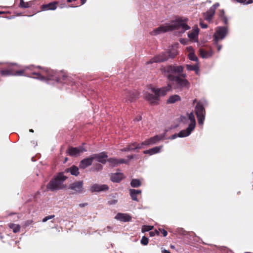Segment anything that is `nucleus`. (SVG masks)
Wrapping results in <instances>:
<instances>
[{"instance_id":"1","label":"nucleus","mask_w":253,"mask_h":253,"mask_svg":"<svg viewBox=\"0 0 253 253\" xmlns=\"http://www.w3.org/2000/svg\"><path fill=\"white\" fill-rule=\"evenodd\" d=\"M187 18H178L169 24H166L154 29L151 32L152 35H157L162 33L177 30L180 33H183L186 30L190 29V27L188 25Z\"/></svg>"},{"instance_id":"2","label":"nucleus","mask_w":253,"mask_h":253,"mask_svg":"<svg viewBox=\"0 0 253 253\" xmlns=\"http://www.w3.org/2000/svg\"><path fill=\"white\" fill-rule=\"evenodd\" d=\"M37 68L41 69V70L39 72H34L32 73L33 75L36 76V77H33L34 78L49 83L50 81L60 82L57 73L54 71L45 68H42L40 66Z\"/></svg>"},{"instance_id":"3","label":"nucleus","mask_w":253,"mask_h":253,"mask_svg":"<svg viewBox=\"0 0 253 253\" xmlns=\"http://www.w3.org/2000/svg\"><path fill=\"white\" fill-rule=\"evenodd\" d=\"M171 87L169 84L160 89L152 88L145 94L146 99L151 103H156L159 97L165 95L168 92L171 90Z\"/></svg>"},{"instance_id":"4","label":"nucleus","mask_w":253,"mask_h":253,"mask_svg":"<svg viewBox=\"0 0 253 253\" xmlns=\"http://www.w3.org/2000/svg\"><path fill=\"white\" fill-rule=\"evenodd\" d=\"M187 119L189 122V125L188 127L184 130H181L178 133L174 134L171 135L169 139H174L177 137H185L189 136L194 129L196 126V120L193 113L191 112L190 113L187 115Z\"/></svg>"},{"instance_id":"5","label":"nucleus","mask_w":253,"mask_h":253,"mask_svg":"<svg viewBox=\"0 0 253 253\" xmlns=\"http://www.w3.org/2000/svg\"><path fill=\"white\" fill-rule=\"evenodd\" d=\"M178 43H175L169 49V51L155 56L153 59L148 61L146 64H152L155 62H161L167 60L169 58H173L177 54V49Z\"/></svg>"},{"instance_id":"6","label":"nucleus","mask_w":253,"mask_h":253,"mask_svg":"<svg viewBox=\"0 0 253 253\" xmlns=\"http://www.w3.org/2000/svg\"><path fill=\"white\" fill-rule=\"evenodd\" d=\"M67 179L63 173H59L47 185V188L50 191H55L64 188L66 186L64 182Z\"/></svg>"},{"instance_id":"7","label":"nucleus","mask_w":253,"mask_h":253,"mask_svg":"<svg viewBox=\"0 0 253 253\" xmlns=\"http://www.w3.org/2000/svg\"><path fill=\"white\" fill-rule=\"evenodd\" d=\"M195 113L198 119V124L202 126L205 119L206 112L203 105L201 102L197 103L195 107Z\"/></svg>"},{"instance_id":"8","label":"nucleus","mask_w":253,"mask_h":253,"mask_svg":"<svg viewBox=\"0 0 253 253\" xmlns=\"http://www.w3.org/2000/svg\"><path fill=\"white\" fill-rule=\"evenodd\" d=\"M228 30L225 27H219L217 28L216 32L213 35V41L214 43H217L220 40H222L227 34Z\"/></svg>"},{"instance_id":"9","label":"nucleus","mask_w":253,"mask_h":253,"mask_svg":"<svg viewBox=\"0 0 253 253\" xmlns=\"http://www.w3.org/2000/svg\"><path fill=\"white\" fill-rule=\"evenodd\" d=\"M28 69L31 70V67H26L23 70H19L16 72H15L11 69L2 70L0 72V74L2 76H23L24 73Z\"/></svg>"},{"instance_id":"10","label":"nucleus","mask_w":253,"mask_h":253,"mask_svg":"<svg viewBox=\"0 0 253 253\" xmlns=\"http://www.w3.org/2000/svg\"><path fill=\"white\" fill-rule=\"evenodd\" d=\"M168 78L170 81H175L181 87H188L189 86V83L186 79L174 77L173 75H168Z\"/></svg>"},{"instance_id":"11","label":"nucleus","mask_w":253,"mask_h":253,"mask_svg":"<svg viewBox=\"0 0 253 253\" xmlns=\"http://www.w3.org/2000/svg\"><path fill=\"white\" fill-rule=\"evenodd\" d=\"M183 70V68L181 66H169L165 69V71L169 74L168 75L180 73Z\"/></svg>"},{"instance_id":"12","label":"nucleus","mask_w":253,"mask_h":253,"mask_svg":"<svg viewBox=\"0 0 253 253\" xmlns=\"http://www.w3.org/2000/svg\"><path fill=\"white\" fill-rule=\"evenodd\" d=\"M86 151V149L83 146L79 147H71L68 150V154L72 156H78L84 152Z\"/></svg>"},{"instance_id":"13","label":"nucleus","mask_w":253,"mask_h":253,"mask_svg":"<svg viewBox=\"0 0 253 253\" xmlns=\"http://www.w3.org/2000/svg\"><path fill=\"white\" fill-rule=\"evenodd\" d=\"M70 189L73 190L74 193H81L83 190V182L82 181H76L70 186Z\"/></svg>"},{"instance_id":"14","label":"nucleus","mask_w":253,"mask_h":253,"mask_svg":"<svg viewBox=\"0 0 253 253\" xmlns=\"http://www.w3.org/2000/svg\"><path fill=\"white\" fill-rule=\"evenodd\" d=\"M109 189L108 186L106 184H94L90 187V190L91 192H101L106 191Z\"/></svg>"},{"instance_id":"15","label":"nucleus","mask_w":253,"mask_h":253,"mask_svg":"<svg viewBox=\"0 0 253 253\" xmlns=\"http://www.w3.org/2000/svg\"><path fill=\"white\" fill-rule=\"evenodd\" d=\"M165 137V134L157 135L145 140L146 145L149 146L157 143Z\"/></svg>"},{"instance_id":"16","label":"nucleus","mask_w":253,"mask_h":253,"mask_svg":"<svg viewBox=\"0 0 253 253\" xmlns=\"http://www.w3.org/2000/svg\"><path fill=\"white\" fill-rule=\"evenodd\" d=\"M93 160H96L98 162L102 164H105L108 157L105 152H101L99 154H95L92 155Z\"/></svg>"},{"instance_id":"17","label":"nucleus","mask_w":253,"mask_h":253,"mask_svg":"<svg viewBox=\"0 0 253 253\" xmlns=\"http://www.w3.org/2000/svg\"><path fill=\"white\" fill-rule=\"evenodd\" d=\"M198 34L199 28L197 26H194L192 31L188 34V37L191 41L197 42H198Z\"/></svg>"},{"instance_id":"18","label":"nucleus","mask_w":253,"mask_h":253,"mask_svg":"<svg viewBox=\"0 0 253 253\" xmlns=\"http://www.w3.org/2000/svg\"><path fill=\"white\" fill-rule=\"evenodd\" d=\"M93 160L92 156L90 157L83 159L80 163V168L83 169H85L92 164Z\"/></svg>"},{"instance_id":"19","label":"nucleus","mask_w":253,"mask_h":253,"mask_svg":"<svg viewBox=\"0 0 253 253\" xmlns=\"http://www.w3.org/2000/svg\"><path fill=\"white\" fill-rule=\"evenodd\" d=\"M115 218L121 221L127 222L129 221L131 217L128 214L119 213L116 215Z\"/></svg>"},{"instance_id":"20","label":"nucleus","mask_w":253,"mask_h":253,"mask_svg":"<svg viewBox=\"0 0 253 253\" xmlns=\"http://www.w3.org/2000/svg\"><path fill=\"white\" fill-rule=\"evenodd\" d=\"M163 146L162 145L157 147H153L147 150L143 151V153L145 154H149L150 155H154L160 153L161 151Z\"/></svg>"},{"instance_id":"21","label":"nucleus","mask_w":253,"mask_h":253,"mask_svg":"<svg viewBox=\"0 0 253 253\" xmlns=\"http://www.w3.org/2000/svg\"><path fill=\"white\" fill-rule=\"evenodd\" d=\"M123 178V174L121 172H116L111 175V180L115 182H120Z\"/></svg>"},{"instance_id":"22","label":"nucleus","mask_w":253,"mask_h":253,"mask_svg":"<svg viewBox=\"0 0 253 253\" xmlns=\"http://www.w3.org/2000/svg\"><path fill=\"white\" fill-rule=\"evenodd\" d=\"M214 13L215 11L210 8L208 11L204 14L205 19L208 21H211Z\"/></svg>"},{"instance_id":"23","label":"nucleus","mask_w":253,"mask_h":253,"mask_svg":"<svg viewBox=\"0 0 253 253\" xmlns=\"http://www.w3.org/2000/svg\"><path fill=\"white\" fill-rule=\"evenodd\" d=\"M129 192L132 199L134 201H138L137 195L141 194V191L140 190L130 189Z\"/></svg>"},{"instance_id":"24","label":"nucleus","mask_w":253,"mask_h":253,"mask_svg":"<svg viewBox=\"0 0 253 253\" xmlns=\"http://www.w3.org/2000/svg\"><path fill=\"white\" fill-rule=\"evenodd\" d=\"M199 53L201 56L203 58H208L212 56L213 52L211 50L206 51L203 49L199 50Z\"/></svg>"},{"instance_id":"25","label":"nucleus","mask_w":253,"mask_h":253,"mask_svg":"<svg viewBox=\"0 0 253 253\" xmlns=\"http://www.w3.org/2000/svg\"><path fill=\"white\" fill-rule=\"evenodd\" d=\"M126 100L129 101H132L137 97V93L135 91H129L126 95Z\"/></svg>"},{"instance_id":"26","label":"nucleus","mask_w":253,"mask_h":253,"mask_svg":"<svg viewBox=\"0 0 253 253\" xmlns=\"http://www.w3.org/2000/svg\"><path fill=\"white\" fill-rule=\"evenodd\" d=\"M42 8L44 10H55L56 9V3L51 2L47 4L43 5Z\"/></svg>"},{"instance_id":"27","label":"nucleus","mask_w":253,"mask_h":253,"mask_svg":"<svg viewBox=\"0 0 253 253\" xmlns=\"http://www.w3.org/2000/svg\"><path fill=\"white\" fill-rule=\"evenodd\" d=\"M180 99V97L178 95H173L169 97L167 102L169 103H173L176 101H179Z\"/></svg>"},{"instance_id":"28","label":"nucleus","mask_w":253,"mask_h":253,"mask_svg":"<svg viewBox=\"0 0 253 253\" xmlns=\"http://www.w3.org/2000/svg\"><path fill=\"white\" fill-rule=\"evenodd\" d=\"M67 171H70L72 175H78L79 173L78 168L76 166H72L67 169Z\"/></svg>"},{"instance_id":"29","label":"nucleus","mask_w":253,"mask_h":253,"mask_svg":"<svg viewBox=\"0 0 253 253\" xmlns=\"http://www.w3.org/2000/svg\"><path fill=\"white\" fill-rule=\"evenodd\" d=\"M186 68L188 70H192L194 71L197 74H198L199 72V66L197 64H196L194 65H187Z\"/></svg>"},{"instance_id":"30","label":"nucleus","mask_w":253,"mask_h":253,"mask_svg":"<svg viewBox=\"0 0 253 253\" xmlns=\"http://www.w3.org/2000/svg\"><path fill=\"white\" fill-rule=\"evenodd\" d=\"M130 184L132 187H138L141 185V182L139 179H133L131 180Z\"/></svg>"},{"instance_id":"31","label":"nucleus","mask_w":253,"mask_h":253,"mask_svg":"<svg viewBox=\"0 0 253 253\" xmlns=\"http://www.w3.org/2000/svg\"><path fill=\"white\" fill-rule=\"evenodd\" d=\"M9 227L12 229L14 233L18 232L20 230V226L18 224H11L9 225Z\"/></svg>"},{"instance_id":"32","label":"nucleus","mask_w":253,"mask_h":253,"mask_svg":"<svg viewBox=\"0 0 253 253\" xmlns=\"http://www.w3.org/2000/svg\"><path fill=\"white\" fill-rule=\"evenodd\" d=\"M108 161L113 167H115L118 165L119 160L117 159L110 158L108 159Z\"/></svg>"},{"instance_id":"33","label":"nucleus","mask_w":253,"mask_h":253,"mask_svg":"<svg viewBox=\"0 0 253 253\" xmlns=\"http://www.w3.org/2000/svg\"><path fill=\"white\" fill-rule=\"evenodd\" d=\"M220 16L221 17V18L223 20L224 23L225 24H227V22H228V19H227V17L225 16V15L224 11L223 10H220Z\"/></svg>"},{"instance_id":"34","label":"nucleus","mask_w":253,"mask_h":253,"mask_svg":"<svg viewBox=\"0 0 253 253\" xmlns=\"http://www.w3.org/2000/svg\"><path fill=\"white\" fill-rule=\"evenodd\" d=\"M153 228V226L144 225L142 227L141 231L142 232H145L151 230Z\"/></svg>"},{"instance_id":"35","label":"nucleus","mask_w":253,"mask_h":253,"mask_svg":"<svg viewBox=\"0 0 253 253\" xmlns=\"http://www.w3.org/2000/svg\"><path fill=\"white\" fill-rule=\"evenodd\" d=\"M188 57H189V58L191 60L195 61H198V58L195 55L194 52H190V53H189V54H188Z\"/></svg>"},{"instance_id":"36","label":"nucleus","mask_w":253,"mask_h":253,"mask_svg":"<svg viewBox=\"0 0 253 253\" xmlns=\"http://www.w3.org/2000/svg\"><path fill=\"white\" fill-rule=\"evenodd\" d=\"M144 146H147L146 144L145 143V141H144V142L140 144H137L136 145H135V148L136 149V150L140 149L143 148Z\"/></svg>"},{"instance_id":"37","label":"nucleus","mask_w":253,"mask_h":253,"mask_svg":"<svg viewBox=\"0 0 253 253\" xmlns=\"http://www.w3.org/2000/svg\"><path fill=\"white\" fill-rule=\"evenodd\" d=\"M141 243L143 245H147L148 243V239L147 237L143 236L141 240Z\"/></svg>"},{"instance_id":"38","label":"nucleus","mask_w":253,"mask_h":253,"mask_svg":"<svg viewBox=\"0 0 253 253\" xmlns=\"http://www.w3.org/2000/svg\"><path fill=\"white\" fill-rule=\"evenodd\" d=\"M135 143H132L127 146L128 150H129V151H131L136 150V149L135 148Z\"/></svg>"},{"instance_id":"39","label":"nucleus","mask_w":253,"mask_h":253,"mask_svg":"<svg viewBox=\"0 0 253 253\" xmlns=\"http://www.w3.org/2000/svg\"><path fill=\"white\" fill-rule=\"evenodd\" d=\"M20 6L21 7L27 8L29 7V4L28 3H25L23 0H20Z\"/></svg>"},{"instance_id":"40","label":"nucleus","mask_w":253,"mask_h":253,"mask_svg":"<svg viewBox=\"0 0 253 253\" xmlns=\"http://www.w3.org/2000/svg\"><path fill=\"white\" fill-rule=\"evenodd\" d=\"M54 217V215L47 216L43 218L42 222H45L47 221L48 220L53 218Z\"/></svg>"},{"instance_id":"41","label":"nucleus","mask_w":253,"mask_h":253,"mask_svg":"<svg viewBox=\"0 0 253 253\" xmlns=\"http://www.w3.org/2000/svg\"><path fill=\"white\" fill-rule=\"evenodd\" d=\"M118 160H119L118 165L121 164H128V162H129L128 161L124 159H118Z\"/></svg>"},{"instance_id":"42","label":"nucleus","mask_w":253,"mask_h":253,"mask_svg":"<svg viewBox=\"0 0 253 253\" xmlns=\"http://www.w3.org/2000/svg\"><path fill=\"white\" fill-rule=\"evenodd\" d=\"M179 42L181 43L184 44V45H186L188 44V40H187L186 39H181L180 40H179Z\"/></svg>"},{"instance_id":"43","label":"nucleus","mask_w":253,"mask_h":253,"mask_svg":"<svg viewBox=\"0 0 253 253\" xmlns=\"http://www.w3.org/2000/svg\"><path fill=\"white\" fill-rule=\"evenodd\" d=\"M219 6V3L217 2L215 3L214 4H213L210 8L212 9L213 11H215V9L217 7H218Z\"/></svg>"},{"instance_id":"44","label":"nucleus","mask_w":253,"mask_h":253,"mask_svg":"<svg viewBox=\"0 0 253 253\" xmlns=\"http://www.w3.org/2000/svg\"><path fill=\"white\" fill-rule=\"evenodd\" d=\"M159 230L161 232V233L163 234V235L164 237H166L168 233H167V231H166L165 230L162 229H159Z\"/></svg>"},{"instance_id":"45","label":"nucleus","mask_w":253,"mask_h":253,"mask_svg":"<svg viewBox=\"0 0 253 253\" xmlns=\"http://www.w3.org/2000/svg\"><path fill=\"white\" fill-rule=\"evenodd\" d=\"M187 51L189 53L194 52L193 48L191 46H188L186 47Z\"/></svg>"},{"instance_id":"46","label":"nucleus","mask_w":253,"mask_h":253,"mask_svg":"<svg viewBox=\"0 0 253 253\" xmlns=\"http://www.w3.org/2000/svg\"><path fill=\"white\" fill-rule=\"evenodd\" d=\"M200 25L202 28H206L208 27L207 24H206L203 22L200 23Z\"/></svg>"},{"instance_id":"47","label":"nucleus","mask_w":253,"mask_h":253,"mask_svg":"<svg viewBox=\"0 0 253 253\" xmlns=\"http://www.w3.org/2000/svg\"><path fill=\"white\" fill-rule=\"evenodd\" d=\"M217 45V51H219L221 48H222V45H220V44H218V43H215Z\"/></svg>"},{"instance_id":"48","label":"nucleus","mask_w":253,"mask_h":253,"mask_svg":"<svg viewBox=\"0 0 253 253\" xmlns=\"http://www.w3.org/2000/svg\"><path fill=\"white\" fill-rule=\"evenodd\" d=\"M253 2V0H249L248 1L245 2L244 4H248L252 3Z\"/></svg>"},{"instance_id":"49","label":"nucleus","mask_w":253,"mask_h":253,"mask_svg":"<svg viewBox=\"0 0 253 253\" xmlns=\"http://www.w3.org/2000/svg\"><path fill=\"white\" fill-rule=\"evenodd\" d=\"M121 151L122 152L129 151V150H128L127 147L121 149Z\"/></svg>"},{"instance_id":"50","label":"nucleus","mask_w":253,"mask_h":253,"mask_svg":"<svg viewBox=\"0 0 253 253\" xmlns=\"http://www.w3.org/2000/svg\"><path fill=\"white\" fill-rule=\"evenodd\" d=\"M162 253H170L169 251L164 249L162 251Z\"/></svg>"},{"instance_id":"51","label":"nucleus","mask_w":253,"mask_h":253,"mask_svg":"<svg viewBox=\"0 0 253 253\" xmlns=\"http://www.w3.org/2000/svg\"><path fill=\"white\" fill-rule=\"evenodd\" d=\"M149 234L150 236L153 237L155 235V232L152 231L149 233Z\"/></svg>"},{"instance_id":"52","label":"nucleus","mask_w":253,"mask_h":253,"mask_svg":"<svg viewBox=\"0 0 253 253\" xmlns=\"http://www.w3.org/2000/svg\"><path fill=\"white\" fill-rule=\"evenodd\" d=\"M141 119V117H137V118H136L135 120L136 121H140Z\"/></svg>"},{"instance_id":"53","label":"nucleus","mask_w":253,"mask_h":253,"mask_svg":"<svg viewBox=\"0 0 253 253\" xmlns=\"http://www.w3.org/2000/svg\"><path fill=\"white\" fill-rule=\"evenodd\" d=\"M86 0H81L82 4H84L86 2Z\"/></svg>"},{"instance_id":"54","label":"nucleus","mask_w":253,"mask_h":253,"mask_svg":"<svg viewBox=\"0 0 253 253\" xmlns=\"http://www.w3.org/2000/svg\"><path fill=\"white\" fill-rule=\"evenodd\" d=\"M85 205H86L85 204H81L79 205V206L81 207H84Z\"/></svg>"},{"instance_id":"55","label":"nucleus","mask_w":253,"mask_h":253,"mask_svg":"<svg viewBox=\"0 0 253 253\" xmlns=\"http://www.w3.org/2000/svg\"><path fill=\"white\" fill-rule=\"evenodd\" d=\"M128 158H129V159H132L133 158V155H131V156H129L127 157Z\"/></svg>"},{"instance_id":"56","label":"nucleus","mask_w":253,"mask_h":253,"mask_svg":"<svg viewBox=\"0 0 253 253\" xmlns=\"http://www.w3.org/2000/svg\"><path fill=\"white\" fill-rule=\"evenodd\" d=\"M154 232H155V235H159V231L156 230Z\"/></svg>"},{"instance_id":"57","label":"nucleus","mask_w":253,"mask_h":253,"mask_svg":"<svg viewBox=\"0 0 253 253\" xmlns=\"http://www.w3.org/2000/svg\"><path fill=\"white\" fill-rule=\"evenodd\" d=\"M102 169V166L100 165H98V169Z\"/></svg>"},{"instance_id":"58","label":"nucleus","mask_w":253,"mask_h":253,"mask_svg":"<svg viewBox=\"0 0 253 253\" xmlns=\"http://www.w3.org/2000/svg\"><path fill=\"white\" fill-rule=\"evenodd\" d=\"M29 131H30V132H34V130L32 129H30Z\"/></svg>"},{"instance_id":"59","label":"nucleus","mask_w":253,"mask_h":253,"mask_svg":"<svg viewBox=\"0 0 253 253\" xmlns=\"http://www.w3.org/2000/svg\"><path fill=\"white\" fill-rule=\"evenodd\" d=\"M73 0H67V1L69 2H71Z\"/></svg>"},{"instance_id":"60","label":"nucleus","mask_w":253,"mask_h":253,"mask_svg":"<svg viewBox=\"0 0 253 253\" xmlns=\"http://www.w3.org/2000/svg\"><path fill=\"white\" fill-rule=\"evenodd\" d=\"M63 78H66V76H63Z\"/></svg>"},{"instance_id":"61","label":"nucleus","mask_w":253,"mask_h":253,"mask_svg":"<svg viewBox=\"0 0 253 253\" xmlns=\"http://www.w3.org/2000/svg\"><path fill=\"white\" fill-rule=\"evenodd\" d=\"M196 101V99H195V100H194V102H195Z\"/></svg>"},{"instance_id":"62","label":"nucleus","mask_w":253,"mask_h":253,"mask_svg":"<svg viewBox=\"0 0 253 253\" xmlns=\"http://www.w3.org/2000/svg\"><path fill=\"white\" fill-rule=\"evenodd\" d=\"M171 248H174V247H173V246H171Z\"/></svg>"}]
</instances>
